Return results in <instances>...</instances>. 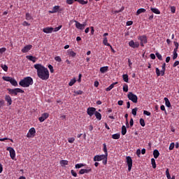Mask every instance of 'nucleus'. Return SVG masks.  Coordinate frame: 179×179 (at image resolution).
Returning <instances> with one entry per match:
<instances>
[{"instance_id": "f257e3e1", "label": "nucleus", "mask_w": 179, "mask_h": 179, "mask_svg": "<svg viewBox=\"0 0 179 179\" xmlns=\"http://www.w3.org/2000/svg\"><path fill=\"white\" fill-rule=\"evenodd\" d=\"M35 69H36L37 76L41 80H48L50 79V71L48 69L40 64L34 65Z\"/></svg>"}, {"instance_id": "f03ea898", "label": "nucleus", "mask_w": 179, "mask_h": 179, "mask_svg": "<svg viewBox=\"0 0 179 179\" xmlns=\"http://www.w3.org/2000/svg\"><path fill=\"white\" fill-rule=\"evenodd\" d=\"M33 83V78L30 76L25 77L19 82V85L22 87H29Z\"/></svg>"}, {"instance_id": "7ed1b4c3", "label": "nucleus", "mask_w": 179, "mask_h": 179, "mask_svg": "<svg viewBox=\"0 0 179 179\" xmlns=\"http://www.w3.org/2000/svg\"><path fill=\"white\" fill-rule=\"evenodd\" d=\"M7 90L8 92V94H10V96H17V93H24V91L20 88H8Z\"/></svg>"}, {"instance_id": "20e7f679", "label": "nucleus", "mask_w": 179, "mask_h": 179, "mask_svg": "<svg viewBox=\"0 0 179 179\" xmlns=\"http://www.w3.org/2000/svg\"><path fill=\"white\" fill-rule=\"evenodd\" d=\"M127 97L129 100H131L133 103H138V96L136 94H133L132 92H129L127 94Z\"/></svg>"}, {"instance_id": "39448f33", "label": "nucleus", "mask_w": 179, "mask_h": 179, "mask_svg": "<svg viewBox=\"0 0 179 179\" xmlns=\"http://www.w3.org/2000/svg\"><path fill=\"white\" fill-rule=\"evenodd\" d=\"M138 40H140L141 47H145V44L148 43V37L145 35L138 36Z\"/></svg>"}, {"instance_id": "423d86ee", "label": "nucleus", "mask_w": 179, "mask_h": 179, "mask_svg": "<svg viewBox=\"0 0 179 179\" xmlns=\"http://www.w3.org/2000/svg\"><path fill=\"white\" fill-rule=\"evenodd\" d=\"M7 150L9 152L12 160H15L16 157V152L15 151V149L12 147H8L7 148Z\"/></svg>"}, {"instance_id": "0eeeda50", "label": "nucleus", "mask_w": 179, "mask_h": 179, "mask_svg": "<svg viewBox=\"0 0 179 179\" xmlns=\"http://www.w3.org/2000/svg\"><path fill=\"white\" fill-rule=\"evenodd\" d=\"M104 159H107V157L104 155H96L94 157V162H101Z\"/></svg>"}, {"instance_id": "6e6552de", "label": "nucleus", "mask_w": 179, "mask_h": 179, "mask_svg": "<svg viewBox=\"0 0 179 179\" xmlns=\"http://www.w3.org/2000/svg\"><path fill=\"white\" fill-rule=\"evenodd\" d=\"M87 113L88 115H90V117H92V115H94L96 113V108L89 107L87 109Z\"/></svg>"}, {"instance_id": "1a4fd4ad", "label": "nucleus", "mask_w": 179, "mask_h": 179, "mask_svg": "<svg viewBox=\"0 0 179 179\" xmlns=\"http://www.w3.org/2000/svg\"><path fill=\"white\" fill-rule=\"evenodd\" d=\"M126 159H127V164L128 166V170L129 171H131V170H132V158L128 156L126 157Z\"/></svg>"}, {"instance_id": "9d476101", "label": "nucleus", "mask_w": 179, "mask_h": 179, "mask_svg": "<svg viewBox=\"0 0 179 179\" xmlns=\"http://www.w3.org/2000/svg\"><path fill=\"white\" fill-rule=\"evenodd\" d=\"M129 47L131 48H139V42H134V41H130L129 42Z\"/></svg>"}, {"instance_id": "9b49d317", "label": "nucleus", "mask_w": 179, "mask_h": 179, "mask_svg": "<svg viewBox=\"0 0 179 179\" xmlns=\"http://www.w3.org/2000/svg\"><path fill=\"white\" fill-rule=\"evenodd\" d=\"M49 115H50L48 113H44L43 114H42L41 117L38 118V120L40 121V122H44V121L47 120Z\"/></svg>"}, {"instance_id": "f8f14e48", "label": "nucleus", "mask_w": 179, "mask_h": 179, "mask_svg": "<svg viewBox=\"0 0 179 179\" xmlns=\"http://www.w3.org/2000/svg\"><path fill=\"white\" fill-rule=\"evenodd\" d=\"M43 33L48 34L54 31V28H52V27H48L43 28Z\"/></svg>"}, {"instance_id": "ddd939ff", "label": "nucleus", "mask_w": 179, "mask_h": 179, "mask_svg": "<svg viewBox=\"0 0 179 179\" xmlns=\"http://www.w3.org/2000/svg\"><path fill=\"white\" fill-rule=\"evenodd\" d=\"M90 171H92L91 168H87V169H82L80 170L79 174H87V173H90Z\"/></svg>"}, {"instance_id": "4468645a", "label": "nucleus", "mask_w": 179, "mask_h": 179, "mask_svg": "<svg viewBox=\"0 0 179 179\" xmlns=\"http://www.w3.org/2000/svg\"><path fill=\"white\" fill-rule=\"evenodd\" d=\"M33 45H27L26 46H24L22 49V52H29V51H30V50H31Z\"/></svg>"}, {"instance_id": "2eb2a0df", "label": "nucleus", "mask_w": 179, "mask_h": 179, "mask_svg": "<svg viewBox=\"0 0 179 179\" xmlns=\"http://www.w3.org/2000/svg\"><path fill=\"white\" fill-rule=\"evenodd\" d=\"M5 100L7 102V106H12V98L10 95H6Z\"/></svg>"}, {"instance_id": "dca6fc26", "label": "nucleus", "mask_w": 179, "mask_h": 179, "mask_svg": "<svg viewBox=\"0 0 179 179\" xmlns=\"http://www.w3.org/2000/svg\"><path fill=\"white\" fill-rule=\"evenodd\" d=\"M166 72V70H160L159 69V68H156V73H157V76H164V73Z\"/></svg>"}, {"instance_id": "f3484780", "label": "nucleus", "mask_w": 179, "mask_h": 179, "mask_svg": "<svg viewBox=\"0 0 179 179\" xmlns=\"http://www.w3.org/2000/svg\"><path fill=\"white\" fill-rule=\"evenodd\" d=\"M29 133L30 134H27V138H30V136H31V135H34V134H36V129H34V127L31 128L29 130Z\"/></svg>"}, {"instance_id": "a211bd4d", "label": "nucleus", "mask_w": 179, "mask_h": 179, "mask_svg": "<svg viewBox=\"0 0 179 179\" xmlns=\"http://www.w3.org/2000/svg\"><path fill=\"white\" fill-rule=\"evenodd\" d=\"M115 85H118V82H115V83H112L109 87H108L106 89V92H110V90H112L113 89H114V86H115Z\"/></svg>"}, {"instance_id": "6ab92c4d", "label": "nucleus", "mask_w": 179, "mask_h": 179, "mask_svg": "<svg viewBox=\"0 0 179 179\" xmlns=\"http://www.w3.org/2000/svg\"><path fill=\"white\" fill-rule=\"evenodd\" d=\"M59 10V6H55L53 7L52 10L49 11V13H57Z\"/></svg>"}, {"instance_id": "aec40b11", "label": "nucleus", "mask_w": 179, "mask_h": 179, "mask_svg": "<svg viewBox=\"0 0 179 179\" xmlns=\"http://www.w3.org/2000/svg\"><path fill=\"white\" fill-rule=\"evenodd\" d=\"M76 22V27L77 29H79V30H83V26L82 24H80V22H78V21H75Z\"/></svg>"}, {"instance_id": "412c9836", "label": "nucleus", "mask_w": 179, "mask_h": 179, "mask_svg": "<svg viewBox=\"0 0 179 179\" xmlns=\"http://www.w3.org/2000/svg\"><path fill=\"white\" fill-rule=\"evenodd\" d=\"M164 101H165V106L166 107H168L169 108H170V107H171V103H170V101L169 100V98L165 97L164 99Z\"/></svg>"}, {"instance_id": "4be33fe9", "label": "nucleus", "mask_w": 179, "mask_h": 179, "mask_svg": "<svg viewBox=\"0 0 179 179\" xmlns=\"http://www.w3.org/2000/svg\"><path fill=\"white\" fill-rule=\"evenodd\" d=\"M67 52L69 57H73V58H75V57H76V52H73V50H69Z\"/></svg>"}, {"instance_id": "5701e85b", "label": "nucleus", "mask_w": 179, "mask_h": 179, "mask_svg": "<svg viewBox=\"0 0 179 179\" xmlns=\"http://www.w3.org/2000/svg\"><path fill=\"white\" fill-rule=\"evenodd\" d=\"M27 59H29V61H31L32 62H36V57L31 56V55H27L26 57Z\"/></svg>"}, {"instance_id": "b1692460", "label": "nucleus", "mask_w": 179, "mask_h": 179, "mask_svg": "<svg viewBox=\"0 0 179 179\" xmlns=\"http://www.w3.org/2000/svg\"><path fill=\"white\" fill-rule=\"evenodd\" d=\"M103 44L104 45H106L107 47H111V45L108 43V40L107 39V37L103 38Z\"/></svg>"}, {"instance_id": "393cba45", "label": "nucleus", "mask_w": 179, "mask_h": 179, "mask_svg": "<svg viewBox=\"0 0 179 179\" xmlns=\"http://www.w3.org/2000/svg\"><path fill=\"white\" fill-rule=\"evenodd\" d=\"M103 150L105 153V155H103L104 156H106V157H108V152H107V145L106 143L103 144Z\"/></svg>"}, {"instance_id": "a878e982", "label": "nucleus", "mask_w": 179, "mask_h": 179, "mask_svg": "<svg viewBox=\"0 0 179 179\" xmlns=\"http://www.w3.org/2000/svg\"><path fill=\"white\" fill-rule=\"evenodd\" d=\"M153 156H154L155 159H157V157H159V156H160V152H159V150H155L153 151Z\"/></svg>"}, {"instance_id": "bb28decb", "label": "nucleus", "mask_w": 179, "mask_h": 179, "mask_svg": "<svg viewBox=\"0 0 179 179\" xmlns=\"http://www.w3.org/2000/svg\"><path fill=\"white\" fill-rule=\"evenodd\" d=\"M94 115H95L96 120H98V121H100L101 120V113L96 111Z\"/></svg>"}, {"instance_id": "cd10ccee", "label": "nucleus", "mask_w": 179, "mask_h": 179, "mask_svg": "<svg viewBox=\"0 0 179 179\" xmlns=\"http://www.w3.org/2000/svg\"><path fill=\"white\" fill-rule=\"evenodd\" d=\"M108 71V66H103L100 68V72L101 73H106Z\"/></svg>"}, {"instance_id": "c85d7f7f", "label": "nucleus", "mask_w": 179, "mask_h": 179, "mask_svg": "<svg viewBox=\"0 0 179 179\" xmlns=\"http://www.w3.org/2000/svg\"><path fill=\"white\" fill-rule=\"evenodd\" d=\"M120 138H121V134L120 133H117L112 135L113 139H120Z\"/></svg>"}, {"instance_id": "c756f323", "label": "nucleus", "mask_w": 179, "mask_h": 179, "mask_svg": "<svg viewBox=\"0 0 179 179\" xmlns=\"http://www.w3.org/2000/svg\"><path fill=\"white\" fill-rule=\"evenodd\" d=\"M146 12V9L145 8H140L136 11V15H141V13H145Z\"/></svg>"}, {"instance_id": "7c9ffc66", "label": "nucleus", "mask_w": 179, "mask_h": 179, "mask_svg": "<svg viewBox=\"0 0 179 179\" xmlns=\"http://www.w3.org/2000/svg\"><path fill=\"white\" fill-rule=\"evenodd\" d=\"M10 83H11L13 86H15V87L17 86V81H16L15 78H11Z\"/></svg>"}, {"instance_id": "2f4dec72", "label": "nucleus", "mask_w": 179, "mask_h": 179, "mask_svg": "<svg viewBox=\"0 0 179 179\" xmlns=\"http://www.w3.org/2000/svg\"><path fill=\"white\" fill-rule=\"evenodd\" d=\"M122 78L124 82H126V83H128L129 79L128 78V74H123L122 75Z\"/></svg>"}, {"instance_id": "473e14b6", "label": "nucleus", "mask_w": 179, "mask_h": 179, "mask_svg": "<svg viewBox=\"0 0 179 179\" xmlns=\"http://www.w3.org/2000/svg\"><path fill=\"white\" fill-rule=\"evenodd\" d=\"M151 10L153 13H155L156 15H160V10L157 8H151Z\"/></svg>"}, {"instance_id": "72a5a7b5", "label": "nucleus", "mask_w": 179, "mask_h": 179, "mask_svg": "<svg viewBox=\"0 0 179 179\" xmlns=\"http://www.w3.org/2000/svg\"><path fill=\"white\" fill-rule=\"evenodd\" d=\"M75 2H79L80 3V5H86L87 4V1H85V0H74Z\"/></svg>"}, {"instance_id": "f704fd0d", "label": "nucleus", "mask_w": 179, "mask_h": 179, "mask_svg": "<svg viewBox=\"0 0 179 179\" xmlns=\"http://www.w3.org/2000/svg\"><path fill=\"white\" fill-rule=\"evenodd\" d=\"M60 164L62 167H64V166H68V160H61Z\"/></svg>"}, {"instance_id": "c9c22d12", "label": "nucleus", "mask_w": 179, "mask_h": 179, "mask_svg": "<svg viewBox=\"0 0 179 179\" xmlns=\"http://www.w3.org/2000/svg\"><path fill=\"white\" fill-rule=\"evenodd\" d=\"M74 83H76V78H73L69 83V86H73Z\"/></svg>"}, {"instance_id": "e433bc0d", "label": "nucleus", "mask_w": 179, "mask_h": 179, "mask_svg": "<svg viewBox=\"0 0 179 179\" xmlns=\"http://www.w3.org/2000/svg\"><path fill=\"white\" fill-rule=\"evenodd\" d=\"M126 134H127V127L124 125H123L122 127V135H126Z\"/></svg>"}, {"instance_id": "4c0bfd02", "label": "nucleus", "mask_w": 179, "mask_h": 179, "mask_svg": "<svg viewBox=\"0 0 179 179\" xmlns=\"http://www.w3.org/2000/svg\"><path fill=\"white\" fill-rule=\"evenodd\" d=\"M3 80H5L6 82H10L12 80L11 77H8V76H3L2 78Z\"/></svg>"}, {"instance_id": "58836bf2", "label": "nucleus", "mask_w": 179, "mask_h": 179, "mask_svg": "<svg viewBox=\"0 0 179 179\" xmlns=\"http://www.w3.org/2000/svg\"><path fill=\"white\" fill-rule=\"evenodd\" d=\"M1 68L4 71V72H8V66L6 64H1Z\"/></svg>"}, {"instance_id": "ea45409f", "label": "nucleus", "mask_w": 179, "mask_h": 179, "mask_svg": "<svg viewBox=\"0 0 179 179\" xmlns=\"http://www.w3.org/2000/svg\"><path fill=\"white\" fill-rule=\"evenodd\" d=\"M151 164L154 169H156V160L154 158L151 159Z\"/></svg>"}, {"instance_id": "a19ab883", "label": "nucleus", "mask_w": 179, "mask_h": 179, "mask_svg": "<svg viewBox=\"0 0 179 179\" xmlns=\"http://www.w3.org/2000/svg\"><path fill=\"white\" fill-rule=\"evenodd\" d=\"M157 58H158V59H159V61H163V57L162 56V55H160V53L157 52L155 54Z\"/></svg>"}, {"instance_id": "79ce46f5", "label": "nucleus", "mask_w": 179, "mask_h": 179, "mask_svg": "<svg viewBox=\"0 0 179 179\" xmlns=\"http://www.w3.org/2000/svg\"><path fill=\"white\" fill-rule=\"evenodd\" d=\"M173 44H174V45H175V48H174L173 51H178V46H179L178 43L174 41V42H173Z\"/></svg>"}, {"instance_id": "37998d69", "label": "nucleus", "mask_w": 179, "mask_h": 179, "mask_svg": "<svg viewBox=\"0 0 179 179\" xmlns=\"http://www.w3.org/2000/svg\"><path fill=\"white\" fill-rule=\"evenodd\" d=\"M25 17H26V20H31L32 19L31 15L29 13H26Z\"/></svg>"}, {"instance_id": "c03bdc74", "label": "nucleus", "mask_w": 179, "mask_h": 179, "mask_svg": "<svg viewBox=\"0 0 179 179\" xmlns=\"http://www.w3.org/2000/svg\"><path fill=\"white\" fill-rule=\"evenodd\" d=\"M124 118H126V125H127V127L129 128V123L128 122V113L125 114Z\"/></svg>"}, {"instance_id": "a18cd8bd", "label": "nucleus", "mask_w": 179, "mask_h": 179, "mask_svg": "<svg viewBox=\"0 0 179 179\" xmlns=\"http://www.w3.org/2000/svg\"><path fill=\"white\" fill-rule=\"evenodd\" d=\"M178 51L173 50V59H177V57H178V53H177Z\"/></svg>"}, {"instance_id": "49530a36", "label": "nucleus", "mask_w": 179, "mask_h": 179, "mask_svg": "<svg viewBox=\"0 0 179 179\" xmlns=\"http://www.w3.org/2000/svg\"><path fill=\"white\" fill-rule=\"evenodd\" d=\"M48 67L50 71V73H54V66H52L51 64H49Z\"/></svg>"}, {"instance_id": "de8ad7c7", "label": "nucleus", "mask_w": 179, "mask_h": 179, "mask_svg": "<svg viewBox=\"0 0 179 179\" xmlns=\"http://www.w3.org/2000/svg\"><path fill=\"white\" fill-rule=\"evenodd\" d=\"M136 111H138V108H134L131 110V114H133L134 117L136 115Z\"/></svg>"}, {"instance_id": "09e8293b", "label": "nucleus", "mask_w": 179, "mask_h": 179, "mask_svg": "<svg viewBox=\"0 0 179 179\" xmlns=\"http://www.w3.org/2000/svg\"><path fill=\"white\" fill-rule=\"evenodd\" d=\"M140 124L141 125V127H145V120H143V118L140 119Z\"/></svg>"}, {"instance_id": "8fccbe9b", "label": "nucleus", "mask_w": 179, "mask_h": 179, "mask_svg": "<svg viewBox=\"0 0 179 179\" xmlns=\"http://www.w3.org/2000/svg\"><path fill=\"white\" fill-rule=\"evenodd\" d=\"M55 60H56L57 62H62V59H61V57L59 56H56L55 57Z\"/></svg>"}, {"instance_id": "3c124183", "label": "nucleus", "mask_w": 179, "mask_h": 179, "mask_svg": "<svg viewBox=\"0 0 179 179\" xmlns=\"http://www.w3.org/2000/svg\"><path fill=\"white\" fill-rule=\"evenodd\" d=\"M123 92H125L126 93L128 92V85L127 84H124L123 85Z\"/></svg>"}, {"instance_id": "603ef678", "label": "nucleus", "mask_w": 179, "mask_h": 179, "mask_svg": "<svg viewBox=\"0 0 179 179\" xmlns=\"http://www.w3.org/2000/svg\"><path fill=\"white\" fill-rule=\"evenodd\" d=\"M68 142H69V143H73V142H75V138H73V137L69 138H68Z\"/></svg>"}, {"instance_id": "864d4df0", "label": "nucleus", "mask_w": 179, "mask_h": 179, "mask_svg": "<svg viewBox=\"0 0 179 179\" xmlns=\"http://www.w3.org/2000/svg\"><path fill=\"white\" fill-rule=\"evenodd\" d=\"M62 29V25H59V27H55L53 30L54 31H59Z\"/></svg>"}, {"instance_id": "5fc2aeb1", "label": "nucleus", "mask_w": 179, "mask_h": 179, "mask_svg": "<svg viewBox=\"0 0 179 179\" xmlns=\"http://www.w3.org/2000/svg\"><path fill=\"white\" fill-rule=\"evenodd\" d=\"M85 166L83 164H76V169H82Z\"/></svg>"}, {"instance_id": "6e6d98bb", "label": "nucleus", "mask_w": 179, "mask_h": 179, "mask_svg": "<svg viewBox=\"0 0 179 179\" xmlns=\"http://www.w3.org/2000/svg\"><path fill=\"white\" fill-rule=\"evenodd\" d=\"M4 141H10V142H13L12 139L4 138H0V142H4Z\"/></svg>"}, {"instance_id": "4d7b16f0", "label": "nucleus", "mask_w": 179, "mask_h": 179, "mask_svg": "<svg viewBox=\"0 0 179 179\" xmlns=\"http://www.w3.org/2000/svg\"><path fill=\"white\" fill-rule=\"evenodd\" d=\"M71 175L73 176V177H78V173H76V172H75V171L73 169H72L71 171Z\"/></svg>"}, {"instance_id": "13d9d810", "label": "nucleus", "mask_w": 179, "mask_h": 179, "mask_svg": "<svg viewBox=\"0 0 179 179\" xmlns=\"http://www.w3.org/2000/svg\"><path fill=\"white\" fill-rule=\"evenodd\" d=\"M174 146H175L174 143H171L169 148V150H173V149H174Z\"/></svg>"}, {"instance_id": "bf43d9fd", "label": "nucleus", "mask_w": 179, "mask_h": 179, "mask_svg": "<svg viewBox=\"0 0 179 179\" xmlns=\"http://www.w3.org/2000/svg\"><path fill=\"white\" fill-rule=\"evenodd\" d=\"M143 114H144V115H148V117L152 115V113H150V112H149L148 110H144Z\"/></svg>"}, {"instance_id": "052dcab7", "label": "nucleus", "mask_w": 179, "mask_h": 179, "mask_svg": "<svg viewBox=\"0 0 179 179\" xmlns=\"http://www.w3.org/2000/svg\"><path fill=\"white\" fill-rule=\"evenodd\" d=\"M176 6H171V13H176Z\"/></svg>"}, {"instance_id": "680f3d73", "label": "nucleus", "mask_w": 179, "mask_h": 179, "mask_svg": "<svg viewBox=\"0 0 179 179\" xmlns=\"http://www.w3.org/2000/svg\"><path fill=\"white\" fill-rule=\"evenodd\" d=\"M75 94H83V91L82 90H78V91H74Z\"/></svg>"}, {"instance_id": "e2e57ef3", "label": "nucleus", "mask_w": 179, "mask_h": 179, "mask_svg": "<svg viewBox=\"0 0 179 179\" xmlns=\"http://www.w3.org/2000/svg\"><path fill=\"white\" fill-rule=\"evenodd\" d=\"M73 2H75V0H66V3H68V5H72Z\"/></svg>"}, {"instance_id": "0e129e2a", "label": "nucleus", "mask_w": 179, "mask_h": 179, "mask_svg": "<svg viewBox=\"0 0 179 179\" xmlns=\"http://www.w3.org/2000/svg\"><path fill=\"white\" fill-rule=\"evenodd\" d=\"M5 51H6V48H0V54H3V52H5Z\"/></svg>"}, {"instance_id": "69168bd1", "label": "nucleus", "mask_w": 179, "mask_h": 179, "mask_svg": "<svg viewBox=\"0 0 179 179\" xmlns=\"http://www.w3.org/2000/svg\"><path fill=\"white\" fill-rule=\"evenodd\" d=\"M179 65V62L178 61H176L173 65V68H176V66H178Z\"/></svg>"}, {"instance_id": "338daca9", "label": "nucleus", "mask_w": 179, "mask_h": 179, "mask_svg": "<svg viewBox=\"0 0 179 179\" xmlns=\"http://www.w3.org/2000/svg\"><path fill=\"white\" fill-rule=\"evenodd\" d=\"M22 26H30V24H29V22H27V21H24L22 22Z\"/></svg>"}, {"instance_id": "774afa93", "label": "nucleus", "mask_w": 179, "mask_h": 179, "mask_svg": "<svg viewBox=\"0 0 179 179\" xmlns=\"http://www.w3.org/2000/svg\"><path fill=\"white\" fill-rule=\"evenodd\" d=\"M136 155L140 157H141V150L138 149L136 151Z\"/></svg>"}]
</instances>
